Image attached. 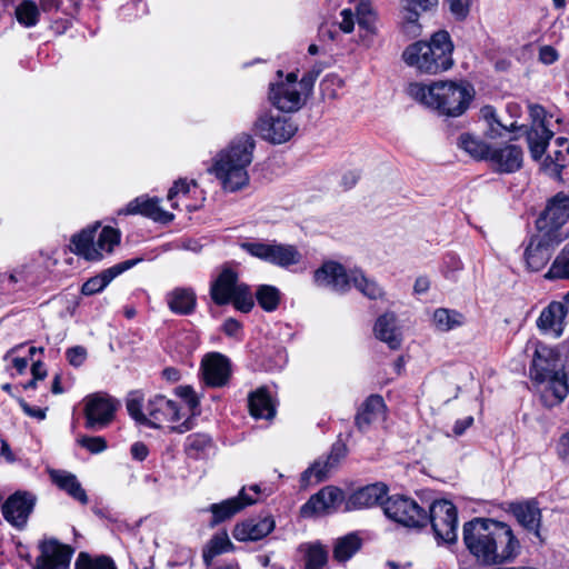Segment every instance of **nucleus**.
<instances>
[{"label":"nucleus","instance_id":"nucleus-1","mask_svg":"<svg viewBox=\"0 0 569 569\" xmlns=\"http://www.w3.org/2000/svg\"><path fill=\"white\" fill-rule=\"evenodd\" d=\"M462 541L475 561L486 567L511 563L522 550L511 526L491 518H475L466 522Z\"/></svg>","mask_w":569,"mask_h":569},{"label":"nucleus","instance_id":"nucleus-2","mask_svg":"<svg viewBox=\"0 0 569 569\" xmlns=\"http://www.w3.org/2000/svg\"><path fill=\"white\" fill-rule=\"evenodd\" d=\"M526 350H533L531 379L547 385L542 395L545 405H559L569 393V348H552L539 340H529Z\"/></svg>","mask_w":569,"mask_h":569},{"label":"nucleus","instance_id":"nucleus-3","mask_svg":"<svg viewBox=\"0 0 569 569\" xmlns=\"http://www.w3.org/2000/svg\"><path fill=\"white\" fill-rule=\"evenodd\" d=\"M254 148L253 138L241 133L213 156L208 171L216 177L223 191L238 192L249 186V167L253 161Z\"/></svg>","mask_w":569,"mask_h":569},{"label":"nucleus","instance_id":"nucleus-4","mask_svg":"<svg viewBox=\"0 0 569 569\" xmlns=\"http://www.w3.org/2000/svg\"><path fill=\"white\" fill-rule=\"evenodd\" d=\"M407 93L417 102L448 117H459L469 108L473 97V88L463 81H432L429 84L411 82Z\"/></svg>","mask_w":569,"mask_h":569},{"label":"nucleus","instance_id":"nucleus-5","mask_svg":"<svg viewBox=\"0 0 569 569\" xmlns=\"http://www.w3.org/2000/svg\"><path fill=\"white\" fill-rule=\"evenodd\" d=\"M453 44L447 31L432 34L430 41H416L402 52L405 63L423 74H438L453 66Z\"/></svg>","mask_w":569,"mask_h":569},{"label":"nucleus","instance_id":"nucleus-6","mask_svg":"<svg viewBox=\"0 0 569 569\" xmlns=\"http://www.w3.org/2000/svg\"><path fill=\"white\" fill-rule=\"evenodd\" d=\"M312 279L317 287L335 292L345 293L351 287H355L369 299L383 297L381 287L376 281L367 278L361 270L347 269L341 263L332 260L325 261L316 269Z\"/></svg>","mask_w":569,"mask_h":569},{"label":"nucleus","instance_id":"nucleus-7","mask_svg":"<svg viewBox=\"0 0 569 569\" xmlns=\"http://www.w3.org/2000/svg\"><path fill=\"white\" fill-rule=\"evenodd\" d=\"M100 224L81 230L71 238V251L87 260H100L106 253H110L119 243V232L110 227L101 229L97 236Z\"/></svg>","mask_w":569,"mask_h":569},{"label":"nucleus","instance_id":"nucleus-8","mask_svg":"<svg viewBox=\"0 0 569 569\" xmlns=\"http://www.w3.org/2000/svg\"><path fill=\"white\" fill-rule=\"evenodd\" d=\"M147 423L153 428L168 426L171 431L183 433L193 427L192 419L179 402L157 395L148 401Z\"/></svg>","mask_w":569,"mask_h":569},{"label":"nucleus","instance_id":"nucleus-9","mask_svg":"<svg viewBox=\"0 0 569 569\" xmlns=\"http://www.w3.org/2000/svg\"><path fill=\"white\" fill-rule=\"evenodd\" d=\"M210 293L217 305L232 302L241 312H249L254 305L250 288L239 282L237 273L228 268L211 284Z\"/></svg>","mask_w":569,"mask_h":569},{"label":"nucleus","instance_id":"nucleus-10","mask_svg":"<svg viewBox=\"0 0 569 569\" xmlns=\"http://www.w3.org/2000/svg\"><path fill=\"white\" fill-rule=\"evenodd\" d=\"M311 83L305 79L297 80L295 73H288L286 79L273 83L270 88V100L283 112L298 111L306 102Z\"/></svg>","mask_w":569,"mask_h":569},{"label":"nucleus","instance_id":"nucleus-11","mask_svg":"<svg viewBox=\"0 0 569 569\" xmlns=\"http://www.w3.org/2000/svg\"><path fill=\"white\" fill-rule=\"evenodd\" d=\"M241 248L252 257L286 269L300 264L303 258L296 246L276 241L243 242Z\"/></svg>","mask_w":569,"mask_h":569},{"label":"nucleus","instance_id":"nucleus-12","mask_svg":"<svg viewBox=\"0 0 569 569\" xmlns=\"http://www.w3.org/2000/svg\"><path fill=\"white\" fill-rule=\"evenodd\" d=\"M428 521L437 542L451 545L458 539V512L448 500H436L429 508Z\"/></svg>","mask_w":569,"mask_h":569},{"label":"nucleus","instance_id":"nucleus-13","mask_svg":"<svg viewBox=\"0 0 569 569\" xmlns=\"http://www.w3.org/2000/svg\"><path fill=\"white\" fill-rule=\"evenodd\" d=\"M253 129L261 139L273 144H281L296 134L298 127L289 117L263 112L257 118Z\"/></svg>","mask_w":569,"mask_h":569},{"label":"nucleus","instance_id":"nucleus-14","mask_svg":"<svg viewBox=\"0 0 569 569\" xmlns=\"http://www.w3.org/2000/svg\"><path fill=\"white\" fill-rule=\"evenodd\" d=\"M565 237L556 234V230L541 231L532 236L523 253L526 267L529 271L541 270L550 260L555 247L563 240Z\"/></svg>","mask_w":569,"mask_h":569},{"label":"nucleus","instance_id":"nucleus-15","mask_svg":"<svg viewBox=\"0 0 569 569\" xmlns=\"http://www.w3.org/2000/svg\"><path fill=\"white\" fill-rule=\"evenodd\" d=\"M383 512L406 527H422L428 522L426 511L415 500L402 496L388 498L383 502Z\"/></svg>","mask_w":569,"mask_h":569},{"label":"nucleus","instance_id":"nucleus-16","mask_svg":"<svg viewBox=\"0 0 569 569\" xmlns=\"http://www.w3.org/2000/svg\"><path fill=\"white\" fill-rule=\"evenodd\" d=\"M345 501V493L341 489L327 486L312 495L300 508L303 518L327 516L336 512Z\"/></svg>","mask_w":569,"mask_h":569},{"label":"nucleus","instance_id":"nucleus-17","mask_svg":"<svg viewBox=\"0 0 569 569\" xmlns=\"http://www.w3.org/2000/svg\"><path fill=\"white\" fill-rule=\"evenodd\" d=\"M376 20L369 0H359L353 7L340 11L336 24L342 32L350 33L353 31L357 21L360 29H363L367 33H375Z\"/></svg>","mask_w":569,"mask_h":569},{"label":"nucleus","instance_id":"nucleus-18","mask_svg":"<svg viewBox=\"0 0 569 569\" xmlns=\"http://www.w3.org/2000/svg\"><path fill=\"white\" fill-rule=\"evenodd\" d=\"M533 119L530 130L527 131V141L533 159H540L545 153L549 140L553 136L550 129L552 117H547L542 107L535 106L530 110Z\"/></svg>","mask_w":569,"mask_h":569},{"label":"nucleus","instance_id":"nucleus-19","mask_svg":"<svg viewBox=\"0 0 569 569\" xmlns=\"http://www.w3.org/2000/svg\"><path fill=\"white\" fill-rule=\"evenodd\" d=\"M39 556L33 569H68L73 550L56 539H44L38 546Z\"/></svg>","mask_w":569,"mask_h":569},{"label":"nucleus","instance_id":"nucleus-20","mask_svg":"<svg viewBox=\"0 0 569 569\" xmlns=\"http://www.w3.org/2000/svg\"><path fill=\"white\" fill-rule=\"evenodd\" d=\"M117 402L106 395L94 393L84 399L86 426L103 428L113 419Z\"/></svg>","mask_w":569,"mask_h":569},{"label":"nucleus","instance_id":"nucleus-21","mask_svg":"<svg viewBox=\"0 0 569 569\" xmlns=\"http://www.w3.org/2000/svg\"><path fill=\"white\" fill-rule=\"evenodd\" d=\"M569 218V197L558 193L547 206L537 220V228L541 231L556 230V234L563 237L560 227Z\"/></svg>","mask_w":569,"mask_h":569},{"label":"nucleus","instance_id":"nucleus-22","mask_svg":"<svg viewBox=\"0 0 569 569\" xmlns=\"http://www.w3.org/2000/svg\"><path fill=\"white\" fill-rule=\"evenodd\" d=\"M488 161L497 172L512 173L522 167L523 151L513 143L496 146L490 149Z\"/></svg>","mask_w":569,"mask_h":569},{"label":"nucleus","instance_id":"nucleus-23","mask_svg":"<svg viewBox=\"0 0 569 569\" xmlns=\"http://www.w3.org/2000/svg\"><path fill=\"white\" fill-rule=\"evenodd\" d=\"M34 497L27 492H16L2 506L4 519L12 526L21 529L34 507Z\"/></svg>","mask_w":569,"mask_h":569},{"label":"nucleus","instance_id":"nucleus-24","mask_svg":"<svg viewBox=\"0 0 569 569\" xmlns=\"http://www.w3.org/2000/svg\"><path fill=\"white\" fill-rule=\"evenodd\" d=\"M249 491L254 492V497H251L247 493V489L242 488L238 497H233L227 500H223L220 503H213L210 506L209 510L213 517V523L222 522L237 512L242 510L246 506L252 505L257 501L258 495L260 493V487L258 485L250 486L248 488Z\"/></svg>","mask_w":569,"mask_h":569},{"label":"nucleus","instance_id":"nucleus-25","mask_svg":"<svg viewBox=\"0 0 569 569\" xmlns=\"http://www.w3.org/2000/svg\"><path fill=\"white\" fill-rule=\"evenodd\" d=\"M347 455V446L338 441L336 442L326 460H317L301 475V485L309 486L318 483L327 478L328 472L339 463Z\"/></svg>","mask_w":569,"mask_h":569},{"label":"nucleus","instance_id":"nucleus-26","mask_svg":"<svg viewBox=\"0 0 569 569\" xmlns=\"http://www.w3.org/2000/svg\"><path fill=\"white\" fill-rule=\"evenodd\" d=\"M158 198L140 196L131 200L119 213L141 214L156 222L168 223L173 220V214L163 210Z\"/></svg>","mask_w":569,"mask_h":569},{"label":"nucleus","instance_id":"nucleus-27","mask_svg":"<svg viewBox=\"0 0 569 569\" xmlns=\"http://www.w3.org/2000/svg\"><path fill=\"white\" fill-rule=\"evenodd\" d=\"M203 379L211 387L224 386L231 373L230 362L221 353L207 355L201 362Z\"/></svg>","mask_w":569,"mask_h":569},{"label":"nucleus","instance_id":"nucleus-28","mask_svg":"<svg viewBox=\"0 0 569 569\" xmlns=\"http://www.w3.org/2000/svg\"><path fill=\"white\" fill-rule=\"evenodd\" d=\"M274 526V520L270 516L251 518L236 525L232 535L238 541H257L268 536Z\"/></svg>","mask_w":569,"mask_h":569},{"label":"nucleus","instance_id":"nucleus-29","mask_svg":"<svg viewBox=\"0 0 569 569\" xmlns=\"http://www.w3.org/2000/svg\"><path fill=\"white\" fill-rule=\"evenodd\" d=\"M566 315L567 309L563 303L553 301L541 311L537 326L546 333H550L556 338L560 337L563 331Z\"/></svg>","mask_w":569,"mask_h":569},{"label":"nucleus","instance_id":"nucleus-30","mask_svg":"<svg viewBox=\"0 0 569 569\" xmlns=\"http://www.w3.org/2000/svg\"><path fill=\"white\" fill-rule=\"evenodd\" d=\"M137 261L138 260H127L103 270L101 273L87 280L82 284L81 292L86 296L101 292L116 277L132 268Z\"/></svg>","mask_w":569,"mask_h":569},{"label":"nucleus","instance_id":"nucleus-31","mask_svg":"<svg viewBox=\"0 0 569 569\" xmlns=\"http://www.w3.org/2000/svg\"><path fill=\"white\" fill-rule=\"evenodd\" d=\"M377 339L388 345L390 349H399L402 343V333L397 325L393 313L387 312L380 316L373 327Z\"/></svg>","mask_w":569,"mask_h":569},{"label":"nucleus","instance_id":"nucleus-32","mask_svg":"<svg viewBox=\"0 0 569 569\" xmlns=\"http://www.w3.org/2000/svg\"><path fill=\"white\" fill-rule=\"evenodd\" d=\"M387 495V489L383 485L375 483L361 488L353 492L346 502V509H363L371 508L381 503Z\"/></svg>","mask_w":569,"mask_h":569},{"label":"nucleus","instance_id":"nucleus-33","mask_svg":"<svg viewBox=\"0 0 569 569\" xmlns=\"http://www.w3.org/2000/svg\"><path fill=\"white\" fill-rule=\"evenodd\" d=\"M386 416V405L380 396H370L362 405L356 417V425L360 430H365L371 423L381 421Z\"/></svg>","mask_w":569,"mask_h":569},{"label":"nucleus","instance_id":"nucleus-34","mask_svg":"<svg viewBox=\"0 0 569 569\" xmlns=\"http://www.w3.org/2000/svg\"><path fill=\"white\" fill-rule=\"evenodd\" d=\"M512 513L526 530L533 532V535L540 539L539 527L541 512L537 502L527 501L517 503L512 507Z\"/></svg>","mask_w":569,"mask_h":569},{"label":"nucleus","instance_id":"nucleus-35","mask_svg":"<svg viewBox=\"0 0 569 569\" xmlns=\"http://www.w3.org/2000/svg\"><path fill=\"white\" fill-rule=\"evenodd\" d=\"M249 410L256 419H272L276 405L266 387H260L249 396Z\"/></svg>","mask_w":569,"mask_h":569},{"label":"nucleus","instance_id":"nucleus-36","mask_svg":"<svg viewBox=\"0 0 569 569\" xmlns=\"http://www.w3.org/2000/svg\"><path fill=\"white\" fill-rule=\"evenodd\" d=\"M169 309L176 315H190L197 305V297L191 288H174L166 296Z\"/></svg>","mask_w":569,"mask_h":569},{"label":"nucleus","instance_id":"nucleus-37","mask_svg":"<svg viewBox=\"0 0 569 569\" xmlns=\"http://www.w3.org/2000/svg\"><path fill=\"white\" fill-rule=\"evenodd\" d=\"M50 478L61 490L82 505L88 503V496L76 475L64 470H50Z\"/></svg>","mask_w":569,"mask_h":569},{"label":"nucleus","instance_id":"nucleus-38","mask_svg":"<svg viewBox=\"0 0 569 569\" xmlns=\"http://www.w3.org/2000/svg\"><path fill=\"white\" fill-rule=\"evenodd\" d=\"M465 321V316L461 312L448 308H438L432 313V326L440 332L460 328Z\"/></svg>","mask_w":569,"mask_h":569},{"label":"nucleus","instance_id":"nucleus-39","mask_svg":"<svg viewBox=\"0 0 569 569\" xmlns=\"http://www.w3.org/2000/svg\"><path fill=\"white\" fill-rule=\"evenodd\" d=\"M303 555L306 569H321L328 560V550L320 542L301 545L299 548Z\"/></svg>","mask_w":569,"mask_h":569},{"label":"nucleus","instance_id":"nucleus-40","mask_svg":"<svg viewBox=\"0 0 569 569\" xmlns=\"http://www.w3.org/2000/svg\"><path fill=\"white\" fill-rule=\"evenodd\" d=\"M439 0H402V14L407 24L419 29L416 26L421 12L437 7Z\"/></svg>","mask_w":569,"mask_h":569},{"label":"nucleus","instance_id":"nucleus-41","mask_svg":"<svg viewBox=\"0 0 569 569\" xmlns=\"http://www.w3.org/2000/svg\"><path fill=\"white\" fill-rule=\"evenodd\" d=\"M40 8L33 0H22L14 8V17L19 24L32 28L40 21Z\"/></svg>","mask_w":569,"mask_h":569},{"label":"nucleus","instance_id":"nucleus-42","mask_svg":"<svg viewBox=\"0 0 569 569\" xmlns=\"http://www.w3.org/2000/svg\"><path fill=\"white\" fill-rule=\"evenodd\" d=\"M361 546V540L356 533H349L336 540L333 558L339 562L349 560Z\"/></svg>","mask_w":569,"mask_h":569},{"label":"nucleus","instance_id":"nucleus-43","mask_svg":"<svg viewBox=\"0 0 569 569\" xmlns=\"http://www.w3.org/2000/svg\"><path fill=\"white\" fill-rule=\"evenodd\" d=\"M458 144L461 149H463L467 153L476 159H486L488 160V153L490 152V147L487 146L481 139L470 133H462L459 137Z\"/></svg>","mask_w":569,"mask_h":569},{"label":"nucleus","instance_id":"nucleus-44","mask_svg":"<svg viewBox=\"0 0 569 569\" xmlns=\"http://www.w3.org/2000/svg\"><path fill=\"white\" fill-rule=\"evenodd\" d=\"M256 297L260 307L267 311H274L280 302V291L269 284H261L256 292Z\"/></svg>","mask_w":569,"mask_h":569},{"label":"nucleus","instance_id":"nucleus-45","mask_svg":"<svg viewBox=\"0 0 569 569\" xmlns=\"http://www.w3.org/2000/svg\"><path fill=\"white\" fill-rule=\"evenodd\" d=\"M548 280L569 279V243L563 247L559 256L552 262L550 269L545 274Z\"/></svg>","mask_w":569,"mask_h":569},{"label":"nucleus","instance_id":"nucleus-46","mask_svg":"<svg viewBox=\"0 0 569 569\" xmlns=\"http://www.w3.org/2000/svg\"><path fill=\"white\" fill-rule=\"evenodd\" d=\"M232 543L226 532L217 533L208 542L204 551L203 559L209 565L211 560L231 548Z\"/></svg>","mask_w":569,"mask_h":569},{"label":"nucleus","instance_id":"nucleus-47","mask_svg":"<svg viewBox=\"0 0 569 569\" xmlns=\"http://www.w3.org/2000/svg\"><path fill=\"white\" fill-rule=\"evenodd\" d=\"M555 144L556 149L548 154L546 164L549 166L548 161L553 163L555 170L558 171L567 163V159L569 157V140L567 138L559 137L556 139Z\"/></svg>","mask_w":569,"mask_h":569},{"label":"nucleus","instance_id":"nucleus-48","mask_svg":"<svg viewBox=\"0 0 569 569\" xmlns=\"http://www.w3.org/2000/svg\"><path fill=\"white\" fill-rule=\"evenodd\" d=\"M127 410L132 419L139 423H147L148 411L143 408V396L138 392H131L126 402Z\"/></svg>","mask_w":569,"mask_h":569},{"label":"nucleus","instance_id":"nucleus-49","mask_svg":"<svg viewBox=\"0 0 569 569\" xmlns=\"http://www.w3.org/2000/svg\"><path fill=\"white\" fill-rule=\"evenodd\" d=\"M211 438L204 433H193L186 439V450L192 457H198L200 453L206 452L211 448Z\"/></svg>","mask_w":569,"mask_h":569},{"label":"nucleus","instance_id":"nucleus-50","mask_svg":"<svg viewBox=\"0 0 569 569\" xmlns=\"http://www.w3.org/2000/svg\"><path fill=\"white\" fill-rule=\"evenodd\" d=\"M111 561L112 559L108 556L92 557L86 552H80L74 562V569H106Z\"/></svg>","mask_w":569,"mask_h":569},{"label":"nucleus","instance_id":"nucleus-51","mask_svg":"<svg viewBox=\"0 0 569 569\" xmlns=\"http://www.w3.org/2000/svg\"><path fill=\"white\" fill-rule=\"evenodd\" d=\"M196 186L194 181L189 182L186 179L176 181L168 192V200L171 202V207L178 209V201L184 199L190 192L191 187L196 188Z\"/></svg>","mask_w":569,"mask_h":569},{"label":"nucleus","instance_id":"nucleus-52","mask_svg":"<svg viewBox=\"0 0 569 569\" xmlns=\"http://www.w3.org/2000/svg\"><path fill=\"white\" fill-rule=\"evenodd\" d=\"M343 87V80L335 73L327 74L320 82V90L326 99H335Z\"/></svg>","mask_w":569,"mask_h":569},{"label":"nucleus","instance_id":"nucleus-53","mask_svg":"<svg viewBox=\"0 0 569 569\" xmlns=\"http://www.w3.org/2000/svg\"><path fill=\"white\" fill-rule=\"evenodd\" d=\"M176 392L182 399V402H179L180 406L188 411V416L193 420L194 410L197 409L199 401L192 388L188 386H180L176 389Z\"/></svg>","mask_w":569,"mask_h":569},{"label":"nucleus","instance_id":"nucleus-54","mask_svg":"<svg viewBox=\"0 0 569 569\" xmlns=\"http://www.w3.org/2000/svg\"><path fill=\"white\" fill-rule=\"evenodd\" d=\"M77 443L93 455L103 452L108 447L106 439L100 436H80L77 439Z\"/></svg>","mask_w":569,"mask_h":569},{"label":"nucleus","instance_id":"nucleus-55","mask_svg":"<svg viewBox=\"0 0 569 569\" xmlns=\"http://www.w3.org/2000/svg\"><path fill=\"white\" fill-rule=\"evenodd\" d=\"M473 0H445L450 13L457 20H465L471 9Z\"/></svg>","mask_w":569,"mask_h":569},{"label":"nucleus","instance_id":"nucleus-56","mask_svg":"<svg viewBox=\"0 0 569 569\" xmlns=\"http://www.w3.org/2000/svg\"><path fill=\"white\" fill-rule=\"evenodd\" d=\"M555 452L562 463L569 466V429L563 431L557 439Z\"/></svg>","mask_w":569,"mask_h":569},{"label":"nucleus","instance_id":"nucleus-57","mask_svg":"<svg viewBox=\"0 0 569 569\" xmlns=\"http://www.w3.org/2000/svg\"><path fill=\"white\" fill-rule=\"evenodd\" d=\"M66 356L71 366L79 367L87 359V350L80 346L72 347L67 350Z\"/></svg>","mask_w":569,"mask_h":569},{"label":"nucleus","instance_id":"nucleus-58","mask_svg":"<svg viewBox=\"0 0 569 569\" xmlns=\"http://www.w3.org/2000/svg\"><path fill=\"white\" fill-rule=\"evenodd\" d=\"M559 58V54L557 52V50L555 48H552L551 46H542L540 49H539V60L543 63V64H552L553 62H556Z\"/></svg>","mask_w":569,"mask_h":569},{"label":"nucleus","instance_id":"nucleus-59","mask_svg":"<svg viewBox=\"0 0 569 569\" xmlns=\"http://www.w3.org/2000/svg\"><path fill=\"white\" fill-rule=\"evenodd\" d=\"M31 372L33 376V379L29 381L24 388H33L36 386L37 380H42L47 376V370L44 368V365L41 361L33 362L31 367Z\"/></svg>","mask_w":569,"mask_h":569},{"label":"nucleus","instance_id":"nucleus-60","mask_svg":"<svg viewBox=\"0 0 569 569\" xmlns=\"http://www.w3.org/2000/svg\"><path fill=\"white\" fill-rule=\"evenodd\" d=\"M20 406L26 415L37 420H43L46 418V409L39 407H32L24 400H20Z\"/></svg>","mask_w":569,"mask_h":569},{"label":"nucleus","instance_id":"nucleus-61","mask_svg":"<svg viewBox=\"0 0 569 569\" xmlns=\"http://www.w3.org/2000/svg\"><path fill=\"white\" fill-rule=\"evenodd\" d=\"M131 457L137 461H143L148 455L149 449L143 442H134L130 448Z\"/></svg>","mask_w":569,"mask_h":569},{"label":"nucleus","instance_id":"nucleus-62","mask_svg":"<svg viewBox=\"0 0 569 569\" xmlns=\"http://www.w3.org/2000/svg\"><path fill=\"white\" fill-rule=\"evenodd\" d=\"M481 114L488 121V123L492 130H495L493 124L496 123L497 126L501 127L503 130L511 131V129H507V127L501 126L499 123V121L497 120V117H496V110L492 107H490V106L483 107L481 109Z\"/></svg>","mask_w":569,"mask_h":569},{"label":"nucleus","instance_id":"nucleus-63","mask_svg":"<svg viewBox=\"0 0 569 569\" xmlns=\"http://www.w3.org/2000/svg\"><path fill=\"white\" fill-rule=\"evenodd\" d=\"M223 332L229 336V337H237L239 335V332L241 331V323L233 319V318H228L224 322H223Z\"/></svg>","mask_w":569,"mask_h":569},{"label":"nucleus","instance_id":"nucleus-64","mask_svg":"<svg viewBox=\"0 0 569 569\" xmlns=\"http://www.w3.org/2000/svg\"><path fill=\"white\" fill-rule=\"evenodd\" d=\"M472 423L473 418L471 416L457 420L453 426L455 436H461Z\"/></svg>","mask_w":569,"mask_h":569}]
</instances>
